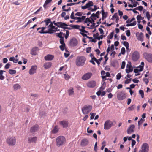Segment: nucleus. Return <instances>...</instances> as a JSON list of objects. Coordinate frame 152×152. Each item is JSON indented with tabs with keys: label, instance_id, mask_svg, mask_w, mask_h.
I'll return each instance as SVG.
<instances>
[{
	"label": "nucleus",
	"instance_id": "f257e3e1",
	"mask_svg": "<svg viewBox=\"0 0 152 152\" xmlns=\"http://www.w3.org/2000/svg\"><path fill=\"white\" fill-rule=\"evenodd\" d=\"M86 60V58L84 56H78L76 59V64L77 66H83L84 65Z\"/></svg>",
	"mask_w": 152,
	"mask_h": 152
},
{
	"label": "nucleus",
	"instance_id": "f03ea898",
	"mask_svg": "<svg viewBox=\"0 0 152 152\" xmlns=\"http://www.w3.org/2000/svg\"><path fill=\"white\" fill-rule=\"evenodd\" d=\"M48 29L46 30L47 34H52L54 32L57 31H60V29H58L57 27H56L53 25V23L50 24L48 26L46 27Z\"/></svg>",
	"mask_w": 152,
	"mask_h": 152
},
{
	"label": "nucleus",
	"instance_id": "7ed1b4c3",
	"mask_svg": "<svg viewBox=\"0 0 152 152\" xmlns=\"http://www.w3.org/2000/svg\"><path fill=\"white\" fill-rule=\"evenodd\" d=\"M65 138L62 136H59L56 140V145L58 147L63 145L66 142Z\"/></svg>",
	"mask_w": 152,
	"mask_h": 152
},
{
	"label": "nucleus",
	"instance_id": "20e7f679",
	"mask_svg": "<svg viewBox=\"0 0 152 152\" xmlns=\"http://www.w3.org/2000/svg\"><path fill=\"white\" fill-rule=\"evenodd\" d=\"M92 106L90 104H86L84 105L82 109V113L83 114L86 115L90 112L92 110Z\"/></svg>",
	"mask_w": 152,
	"mask_h": 152
},
{
	"label": "nucleus",
	"instance_id": "39448f33",
	"mask_svg": "<svg viewBox=\"0 0 152 152\" xmlns=\"http://www.w3.org/2000/svg\"><path fill=\"white\" fill-rule=\"evenodd\" d=\"M7 142L9 145L13 146L16 144V139L13 137H8L7 139Z\"/></svg>",
	"mask_w": 152,
	"mask_h": 152
},
{
	"label": "nucleus",
	"instance_id": "423d86ee",
	"mask_svg": "<svg viewBox=\"0 0 152 152\" xmlns=\"http://www.w3.org/2000/svg\"><path fill=\"white\" fill-rule=\"evenodd\" d=\"M113 125V122L110 120H107L104 123V128L106 130L110 128Z\"/></svg>",
	"mask_w": 152,
	"mask_h": 152
},
{
	"label": "nucleus",
	"instance_id": "0eeeda50",
	"mask_svg": "<svg viewBox=\"0 0 152 152\" xmlns=\"http://www.w3.org/2000/svg\"><path fill=\"white\" fill-rule=\"evenodd\" d=\"M143 56L146 60L149 62H152V54L144 53Z\"/></svg>",
	"mask_w": 152,
	"mask_h": 152
},
{
	"label": "nucleus",
	"instance_id": "6e6552de",
	"mask_svg": "<svg viewBox=\"0 0 152 152\" xmlns=\"http://www.w3.org/2000/svg\"><path fill=\"white\" fill-rule=\"evenodd\" d=\"M149 150L148 145L146 143L143 144L142 146V149L140 150L139 152H148Z\"/></svg>",
	"mask_w": 152,
	"mask_h": 152
},
{
	"label": "nucleus",
	"instance_id": "1a4fd4ad",
	"mask_svg": "<svg viewBox=\"0 0 152 152\" xmlns=\"http://www.w3.org/2000/svg\"><path fill=\"white\" fill-rule=\"evenodd\" d=\"M54 25L57 26L58 27L61 28H62L66 29V26H67L68 25L66 23L62 22H57L56 23H54Z\"/></svg>",
	"mask_w": 152,
	"mask_h": 152
},
{
	"label": "nucleus",
	"instance_id": "9d476101",
	"mask_svg": "<svg viewBox=\"0 0 152 152\" xmlns=\"http://www.w3.org/2000/svg\"><path fill=\"white\" fill-rule=\"evenodd\" d=\"M126 97V96L125 94L122 92H119L117 94V97L119 100H122L125 99Z\"/></svg>",
	"mask_w": 152,
	"mask_h": 152
},
{
	"label": "nucleus",
	"instance_id": "9b49d317",
	"mask_svg": "<svg viewBox=\"0 0 152 152\" xmlns=\"http://www.w3.org/2000/svg\"><path fill=\"white\" fill-rule=\"evenodd\" d=\"M139 58V54L137 51L134 52L132 55V59L134 61H137Z\"/></svg>",
	"mask_w": 152,
	"mask_h": 152
},
{
	"label": "nucleus",
	"instance_id": "f8f14e48",
	"mask_svg": "<svg viewBox=\"0 0 152 152\" xmlns=\"http://www.w3.org/2000/svg\"><path fill=\"white\" fill-rule=\"evenodd\" d=\"M133 70V68L131 65V63L129 62L126 65V72L127 73H129L132 72Z\"/></svg>",
	"mask_w": 152,
	"mask_h": 152
},
{
	"label": "nucleus",
	"instance_id": "ddd939ff",
	"mask_svg": "<svg viewBox=\"0 0 152 152\" xmlns=\"http://www.w3.org/2000/svg\"><path fill=\"white\" fill-rule=\"evenodd\" d=\"M92 74L91 72H88L84 74L82 77V79L84 80L89 79L92 76Z\"/></svg>",
	"mask_w": 152,
	"mask_h": 152
},
{
	"label": "nucleus",
	"instance_id": "4468645a",
	"mask_svg": "<svg viewBox=\"0 0 152 152\" xmlns=\"http://www.w3.org/2000/svg\"><path fill=\"white\" fill-rule=\"evenodd\" d=\"M96 82L95 81L91 80L88 82L86 85L89 88H93L96 86Z\"/></svg>",
	"mask_w": 152,
	"mask_h": 152
},
{
	"label": "nucleus",
	"instance_id": "2eb2a0df",
	"mask_svg": "<svg viewBox=\"0 0 152 152\" xmlns=\"http://www.w3.org/2000/svg\"><path fill=\"white\" fill-rule=\"evenodd\" d=\"M37 68V66H32L29 70V74L31 75H32L35 73L36 72Z\"/></svg>",
	"mask_w": 152,
	"mask_h": 152
},
{
	"label": "nucleus",
	"instance_id": "dca6fc26",
	"mask_svg": "<svg viewBox=\"0 0 152 152\" xmlns=\"http://www.w3.org/2000/svg\"><path fill=\"white\" fill-rule=\"evenodd\" d=\"M77 44V41L75 38L71 39L69 42L70 45L72 47L75 46Z\"/></svg>",
	"mask_w": 152,
	"mask_h": 152
},
{
	"label": "nucleus",
	"instance_id": "f3484780",
	"mask_svg": "<svg viewBox=\"0 0 152 152\" xmlns=\"http://www.w3.org/2000/svg\"><path fill=\"white\" fill-rule=\"evenodd\" d=\"M60 124L63 128H66L68 127L69 124L68 122L66 120H63L60 121Z\"/></svg>",
	"mask_w": 152,
	"mask_h": 152
},
{
	"label": "nucleus",
	"instance_id": "a211bd4d",
	"mask_svg": "<svg viewBox=\"0 0 152 152\" xmlns=\"http://www.w3.org/2000/svg\"><path fill=\"white\" fill-rule=\"evenodd\" d=\"M39 129L38 125L36 124L31 127L30 129V131L31 133H34L37 131Z\"/></svg>",
	"mask_w": 152,
	"mask_h": 152
},
{
	"label": "nucleus",
	"instance_id": "6ab92c4d",
	"mask_svg": "<svg viewBox=\"0 0 152 152\" xmlns=\"http://www.w3.org/2000/svg\"><path fill=\"white\" fill-rule=\"evenodd\" d=\"M135 128V126L134 125H131L128 128L127 130V133L128 134H131L134 132V129Z\"/></svg>",
	"mask_w": 152,
	"mask_h": 152
},
{
	"label": "nucleus",
	"instance_id": "aec40b11",
	"mask_svg": "<svg viewBox=\"0 0 152 152\" xmlns=\"http://www.w3.org/2000/svg\"><path fill=\"white\" fill-rule=\"evenodd\" d=\"M37 140L36 137H29L28 139V142L29 143H35Z\"/></svg>",
	"mask_w": 152,
	"mask_h": 152
},
{
	"label": "nucleus",
	"instance_id": "412c9836",
	"mask_svg": "<svg viewBox=\"0 0 152 152\" xmlns=\"http://www.w3.org/2000/svg\"><path fill=\"white\" fill-rule=\"evenodd\" d=\"M132 21L131 19H129L126 21V23L128 24L126 25V26L128 27L129 26H135L137 22L136 21H134L133 23H129Z\"/></svg>",
	"mask_w": 152,
	"mask_h": 152
},
{
	"label": "nucleus",
	"instance_id": "4be33fe9",
	"mask_svg": "<svg viewBox=\"0 0 152 152\" xmlns=\"http://www.w3.org/2000/svg\"><path fill=\"white\" fill-rule=\"evenodd\" d=\"M46 28V27H39L37 28V31H39L41 29V30L39 31L38 32L40 34H47L46 30H45Z\"/></svg>",
	"mask_w": 152,
	"mask_h": 152
},
{
	"label": "nucleus",
	"instance_id": "5701e85b",
	"mask_svg": "<svg viewBox=\"0 0 152 152\" xmlns=\"http://www.w3.org/2000/svg\"><path fill=\"white\" fill-rule=\"evenodd\" d=\"M39 49L37 47H35L33 48L31 52V53L32 55H35L37 54V51H39Z\"/></svg>",
	"mask_w": 152,
	"mask_h": 152
},
{
	"label": "nucleus",
	"instance_id": "b1692460",
	"mask_svg": "<svg viewBox=\"0 0 152 152\" xmlns=\"http://www.w3.org/2000/svg\"><path fill=\"white\" fill-rule=\"evenodd\" d=\"M53 55L50 54H48L44 57V59L46 61H51L54 58Z\"/></svg>",
	"mask_w": 152,
	"mask_h": 152
},
{
	"label": "nucleus",
	"instance_id": "393cba45",
	"mask_svg": "<svg viewBox=\"0 0 152 152\" xmlns=\"http://www.w3.org/2000/svg\"><path fill=\"white\" fill-rule=\"evenodd\" d=\"M45 23V25L44 27H47L49 25V23H52L51 21V19L50 18H46L44 20V21L42 22V23Z\"/></svg>",
	"mask_w": 152,
	"mask_h": 152
},
{
	"label": "nucleus",
	"instance_id": "a878e982",
	"mask_svg": "<svg viewBox=\"0 0 152 152\" xmlns=\"http://www.w3.org/2000/svg\"><path fill=\"white\" fill-rule=\"evenodd\" d=\"M52 63L50 62H48L45 63L44 64V67L45 69H48L51 67Z\"/></svg>",
	"mask_w": 152,
	"mask_h": 152
},
{
	"label": "nucleus",
	"instance_id": "bb28decb",
	"mask_svg": "<svg viewBox=\"0 0 152 152\" xmlns=\"http://www.w3.org/2000/svg\"><path fill=\"white\" fill-rule=\"evenodd\" d=\"M63 34V33L62 32H60L59 33H56V34L57 36L60 38V42L64 41V38L62 37V34Z\"/></svg>",
	"mask_w": 152,
	"mask_h": 152
},
{
	"label": "nucleus",
	"instance_id": "cd10ccee",
	"mask_svg": "<svg viewBox=\"0 0 152 152\" xmlns=\"http://www.w3.org/2000/svg\"><path fill=\"white\" fill-rule=\"evenodd\" d=\"M88 143V140L86 139H83L81 141V145L83 146L86 145Z\"/></svg>",
	"mask_w": 152,
	"mask_h": 152
},
{
	"label": "nucleus",
	"instance_id": "c85d7f7f",
	"mask_svg": "<svg viewBox=\"0 0 152 152\" xmlns=\"http://www.w3.org/2000/svg\"><path fill=\"white\" fill-rule=\"evenodd\" d=\"M60 43L61 44V45L60 46V49L62 50L63 51L64 50V48L65 47V44L64 42V41L60 42Z\"/></svg>",
	"mask_w": 152,
	"mask_h": 152
},
{
	"label": "nucleus",
	"instance_id": "c756f323",
	"mask_svg": "<svg viewBox=\"0 0 152 152\" xmlns=\"http://www.w3.org/2000/svg\"><path fill=\"white\" fill-rule=\"evenodd\" d=\"M137 39L138 40L142 41L143 40V33L142 32L140 33L138 36L137 37Z\"/></svg>",
	"mask_w": 152,
	"mask_h": 152
},
{
	"label": "nucleus",
	"instance_id": "7c9ffc66",
	"mask_svg": "<svg viewBox=\"0 0 152 152\" xmlns=\"http://www.w3.org/2000/svg\"><path fill=\"white\" fill-rule=\"evenodd\" d=\"M21 88V86L18 83L15 84L13 85V88L15 90L19 89Z\"/></svg>",
	"mask_w": 152,
	"mask_h": 152
},
{
	"label": "nucleus",
	"instance_id": "2f4dec72",
	"mask_svg": "<svg viewBox=\"0 0 152 152\" xmlns=\"http://www.w3.org/2000/svg\"><path fill=\"white\" fill-rule=\"evenodd\" d=\"M142 71V69H134V72L135 73V75L137 76L140 75L139 72H141Z\"/></svg>",
	"mask_w": 152,
	"mask_h": 152
},
{
	"label": "nucleus",
	"instance_id": "473e14b6",
	"mask_svg": "<svg viewBox=\"0 0 152 152\" xmlns=\"http://www.w3.org/2000/svg\"><path fill=\"white\" fill-rule=\"evenodd\" d=\"M52 0H46L44 5L43 7L45 9L48 7V4L50 3Z\"/></svg>",
	"mask_w": 152,
	"mask_h": 152
},
{
	"label": "nucleus",
	"instance_id": "72a5a7b5",
	"mask_svg": "<svg viewBox=\"0 0 152 152\" xmlns=\"http://www.w3.org/2000/svg\"><path fill=\"white\" fill-rule=\"evenodd\" d=\"M58 126H55L52 130V133L53 134H56L58 132Z\"/></svg>",
	"mask_w": 152,
	"mask_h": 152
},
{
	"label": "nucleus",
	"instance_id": "f704fd0d",
	"mask_svg": "<svg viewBox=\"0 0 152 152\" xmlns=\"http://www.w3.org/2000/svg\"><path fill=\"white\" fill-rule=\"evenodd\" d=\"M5 72V71L1 70H0V80H3L4 79V77L2 75L3 74V72Z\"/></svg>",
	"mask_w": 152,
	"mask_h": 152
},
{
	"label": "nucleus",
	"instance_id": "c9c22d12",
	"mask_svg": "<svg viewBox=\"0 0 152 152\" xmlns=\"http://www.w3.org/2000/svg\"><path fill=\"white\" fill-rule=\"evenodd\" d=\"M68 93L69 95L71 96L74 94L73 89L72 88L69 89L68 91Z\"/></svg>",
	"mask_w": 152,
	"mask_h": 152
},
{
	"label": "nucleus",
	"instance_id": "e433bc0d",
	"mask_svg": "<svg viewBox=\"0 0 152 152\" xmlns=\"http://www.w3.org/2000/svg\"><path fill=\"white\" fill-rule=\"evenodd\" d=\"M66 6H67L66 5H63L62 6V9L63 11L66 12L70 11L71 10V8L70 7L68 8L67 9H65Z\"/></svg>",
	"mask_w": 152,
	"mask_h": 152
},
{
	"label": "nucleus",
	"instance_id": "4c0bfd02",
	"mask_svg": "<svg viewBox=\"0 0 152 152\" xmlns=\"http://www.w3.org/2000/svg\"><path fill=\"white\" fill-rule=\"evenodd\" d=\"M136 107V105L133 104L130 107L128 108V109L129 111H132L134 110Z\"/></svg>",
	"mask_w": 152,
	"mask_h": 152
},
{
	"label": "nucleus",
	"instance_id": "58836bf2",
	"mask_svg": "<svg viewBox=\"0 0 152 152\" xmlns=\"http://www.w3.org/2000/svg\"><path fill=\"white\" fill-rule=\"evenodd\" d=\"M88 8H90V7L93 6L94 4L92 1H89L86 4Z\"/></svg>",
	"mask_w": 152,
	"mask_h": 152
},
{
	"label": "nucleus",
	"instance_id": "ea45409f",
	"mask_svg": "<svg viewBox=\"0 0 152 152\" xmlns=\"http://www.w3.org/2000/svg\"><path fill=\"white\" fill-rule=\"evenodd\" d=\"M71 27L74 28L75 29H78L80 27V26L78 25H74L73 24H71L69 25Z\"/></svg>",
	"mask_w": 152,
	"mask_h": 152
},
{
	"label": "nucleus",
	"instance_id": "a19ab883",
	"mask_svg": "<svg viewBox=\"0 0 152 152\" xmlns=\"http://www.w3.org/2000/svg\"><path fill=\"white\" fill-rule=\"evenodd\" d=\"M9 72L10 74L13 75L15 74L16 73V71L15 70L10 69L9 70Z\"/></svg>",
	"mask_w": 152,
	"mask_h": 152
},
{
	"label": "nucleus",
	"instance_id": "79ce46f5",
	"mask_svg": "<svg viewBox=\"0 0 152 152\" xmlns=\"http://www.w3.org/2000/svg\"><path fill=\"white\" fill-rule=\"evenodd\" d=\"M69 31L66 30V34H65L64 33L63 34L64 36L65 37L66 39H67L68 38V37L69 36Z\"/></svg>",
	"mask_w": 152,
	"mask_h": 152
},
{
	"label": "nucleus",
	"instance_id": "37998d69",
	"mask_svg": "<svg viewBox=\"0 0 152 152\" xmlns=\"http://www.w3.org/2000/svg\"><path fill=\"white\" fill-rule=\"evenodd\" d=\"M114 34V33L113 32H111L110 34H109V35H108L107 37V38L108 39H111L113 37Z\"/></svg>",
	"mask_w": 152,
	"mask_h": 152
},
{
	"label": "nucleus",
	"instance_id": "c03bdc74",
	"mask_svg": "<svg viewBox=\"0 0 152 152\" xmlns=\"http://www.w3.org/2000/svg\"><path fill=\"white\" fill-rule=\"evenodd\" d=\"M73 19L77 20H78L76 21V23H79V22H81V20H80V17H75L74 18H73Z\"/></svg>",
	"mask_w": 152,
	"mask_h": 152
},
{
	"label": "nucleus",
	"instance_id": "a18cd8bd",
	"mask_svg": "<svg viewBox=\"0 0 152 152\" xmlns=\"http://www.w3.org/2000/svg\"><path fill=\"white\" fill-rule=\"evenodd\" d=\"M135 9L140 11H141L143 9V8L142 6H140L136 7Z\"/></svg>",
	"mask_w": 152,
	"mask_h": 152
},
{
	"label": "nucleus",
	"instance_id": "49530a36",
	"mask_svg": "<svg viewBox=\"0 0 152 152\" xmlns=\"http://www.w3.org/2000/svg\"><path fill=\"white\" fill-rule=\"evenodd\" d=\"M139 92L140 94L141 95V96L142 98H143L144 97V94L143 91L141 90H139Z\"/></svg>",
	"mask_w": 152,
	"mask_h": 152
},
{
	"label": "nucleus",
	"instance_id": "de8ad7c7",
	"mask_svg": "<svg viewBox=\"0 0 152 152\" xmlns=\"http://www.w3.org/2000/svg\"><path fill=\"white\" fill-rule=\"evenodd\" d=\"M126 52L125 49L123 47L121 48V53L122 54H124Z\"/></svg>",
	"mask_w": 152,
	"mask_h": 152
},
{
	"label": "nucleus",
	"instance_id": "09e8293b",
	"mask_svg": "<svg viewBox=\"0 0 152 152\" xmlns=\"http://www.w3.org/2000/svg\"><path fill=\"white\" fill-rule=\"evenodd\" d=\"M146 17L148 19V21H149L150 20V15L149 13V12L148 11H147L146 12Z\"/></svg>",
	"mask_w": 152,
	"mask_h": 152
},
{
	"label": "nucleus",
	"instance_id": "8fccbe9b",
	"mask_svg": "<svg viewBox=\"0 0 152 152\" xmlns=\"http://www.w3.org/2000/svg\"><path fill=\"white\" fill-rule=\"evenodd\" d=\"M121 77V73H118L116 75V79L119 80Z\"/></svg>",
	"mask_w": 152,
	"mask_h": 152
},
{
	"label": "nucleus",
	"instance_id": "3c124183",
	"mask_svg": "<svg viewBox=\"0 0 152 152\" xmlns=\"http://www.w3.org/2000/svg\"><path fill=\"white\" fill-rule=\"evenodd\" d=\"M64 78L66 80H68L70 78V76L67 74H64Z\"/></svg>",
	"mask_w": 152,
	"mask_h": 152
},
{
	"label": "nucleus",
	"instance_id": "603ef678",
	"mask_svg": "<svg viewBox=\"0 0 152 152\" xmlns=\"http://www.w3.org/2000/svg\"><path fill=\"white\" fill-rule=\"evenodd\" d=\"M82 15H83L82 12H77L75 14V15L77 16H81Z\"/></svg>",
	"mask_w": 152,
	"mask_h": 152
},
{
	"label": "nucleus",
	"instance_id": "864d4df0",
	"mask_svg": "<svg viewBox=\"0 0 152 152\" xmlns=\"http://www.w3.org/2000/svg\"><path fill=\"white\" fill-rule=\"evenodd\" d=\"M10 66V64L9 63H8L5 65L4 68L6 69H7L9 68Z\"/></svg>",
	"mask_w": 152,
	"mask_h": 152
},
{
	"label": "nucleus",
	"instance_id": "5fc2aeb1",
	"mask_svg": "<svg viewBox=\"0 0 152 152\" xmlns=\"http://www.w3.org/2000/svg\"><path fill=\"white\" fill-rule=\"evenodd\" d=\"M99 34L98 33H96L93 35V37L95 39H98L99 38Z\"/></svg>",
	"mask_w": 152,
	"mask_h": 152
},
{
	"label": "nucleus",
	"instance_id": "6e6d98bb",
	"mask_svg": "<svg viewBox=\"0 0 152 152\" xmlns=\"http://www.w3.org/2000/svg\"><path fill=\"white\" fill-rule=\"evenodd\" d=\"M125 66V61H123L122 63L121 68V69H124Z\"/></svg>",
	"mask_w": 152,
	"mask_h": 152
},
{
	"label": "nucleus",
	"instance_id": "4d7b16f0",
	"mask_svg": "<svg viewBox=\"0 0 152 152\" xmlns=\"http://www.w3.org/2000/svg\"><path fill=\"white\" fill-rule=\"evenodd\" d=\"M144 120L142 119L141 118V119L138 122V126H140V125L144 122Z\"/></svg>",
	"mask_w": 152,
	"mask_h": 152
},
{
	"label": "nucleus",
	"instance_id": "13d9d810",
	"mask_svg": "<svg viewBox=\"0 0 152 152\" xmlns=\"http://www.w3.org/2000/svg\"><path fill=\"white\" fill-rule=\"evenodd\" d=\"M91 18L90 17L89 18H86L84 22L85 23H87L88 22H90L91 20Z\"/></svg>",
	"mask_w": 152,
	"mask_h": 152
},
{
	"label": "nucleus",
	"instance_id": "bf43d9fd",
	"mask_svg": "<svg viewBox=\"0 0 152 152\" xmlns=\"http://www.w3.org/2000/svg\"><path fill=\"white\" fill-rule=\"evenodd\" d=\"M132 147H133L136 144V141L133 140H132Z\"/></svg>",
	"mask_w": 152,
	"mask_h": 152
},
{
	"label": "nucleus",
	"instance_id": "052dcab7",
	"mask_svg": "<svg viewBox=\"0 0 152 152\" xmlns=\"http://www.w3.org/2000/svg\"><path fill=\"white\" fill-rule=\"evenodd\" d=\"M97 142H96L95 143V145H94V150L95 151H97Z\"/></svg>",
	"mask_w": 152,
	"mask_h": 152
},
{
	"label": "nucleus",
	"instance_id": "680f3d73",
	"mask_svg": "<svg viewBox=\"0 0 152 152\" xmlns=\"http://www.w3.org/2000/svg\"><path fill=\"white\" fill-rule=\"evenodd\" d=\"M126 35L127 36L129 37L130 35V30H128L126 31Z\"/></svg>",
	"mask_w": 152,
	"mask_h": 152
},
{
	"label": "nucleus",
	"instance_id": "e2e57ef3",
	"mask_svg": "<svg viewBox=\"0 0 152 152\" xmlns=\"http://www.w3.org/2000/svg\"><path fill=\"white\" fill-rule=\"evenodd\" d=\"M32 22V21L31 20H30L28 21V22L26 23L25 25L23 26V27L25 28L29 24L31 23Z\"/></svg>",
	"mask_w": 152,
	"mask_h": 152
},
{
	"label": "nucleus",
	"instance_id": "0e129e2a",
	"mask_svg": "<svg viewBox=\"0 0 152 152\" xmlns=\"http://www.w3.org/2000/svg\"><path fill=\"white\" fill-rule=\"evenodd\" d=\"M91 48L90 47H88L86 48V51L87 53H89L91 52Z\"/></svg>",
	"mask_w": 152,
	"mask_h": 152
},
{
	"label": "nucleus",
	"instance_id": "69168bd1",
	"mask_svg": "<svg viewBox=\"0 0 152 152\" xmlns=\"http://www.w3.org/2000/svg\"><path fill=\"white\" fill-rule=\"evenodd\" d=\"M131 80V79H127L125 81V84H128L130 83Z\"/></svg>",
	"mask_w": 152,
	"mask_h": 152
},
{
	"label": "nucleus",
	"instance_id": "338daca9",
	"mask_svg": "<svg viewBox=\"0 0 152 152\" xmlns=\"http://www.w3.org/2000/svg\"><path fill=\"white\" fill-rule=\"evenodd\" d=\"M90 114L91 115L90 117V119H93L94 118V117L95 114L93 113H91Z\"/></svg>",
	"mask_w": 152,
	"mask_h": 152
},
{
	"label": "nucleus",
	"instance_id": "774afa93",
	"mask_svg": "<svg viewBox=\"0 0 152 152\" xmlns=\"http://www.w3.org/2000/svg\"><path fill=\"white\" fill-rule=\"evenodd\" d=\"M123 44L126 47L129 45V43L126 41H124L123 42Z\"/></svg>",
	"mask_w": 152,
	"mask_h": 152
}]
</instances>
